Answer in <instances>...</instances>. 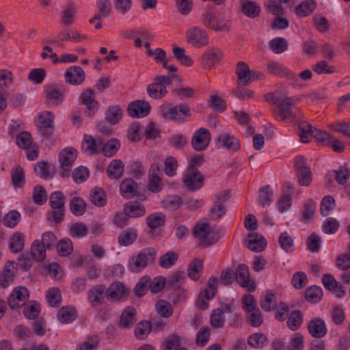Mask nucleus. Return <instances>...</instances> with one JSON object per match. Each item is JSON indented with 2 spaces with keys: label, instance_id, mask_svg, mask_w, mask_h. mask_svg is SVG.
<instances>
[{
  "label": "nucleus",
  "instance_id": "f257e3e1",
  "mask_svg": "<svg viewBox=\"0 0 350 350\" xmlns=\"http://www.w3.org/2000/svg\"><path fill=\"white\" fill-rule=\"evenodd\" d=\"M173 81L181 82L182 79L177 75H159L154 78L153 82L147 87V93L154 99H161L167 93V88Z\"/></svg>",
  "mask_w": 350,
  "mask_h": 350
},
{
  "label": "nucleus",
  "instance_id": "f03ea898",
  "mask_svg": "<svg viewBox=\"0 0 350 350\" xmlns=\"http://www.w3.org/2000/svg\"><path fill=\"white\" fill-rule=\"evenodd\" d=\"M192 234L201 247H208L217 243L220 239L218 231L212 229L206 223H197L192 230Z\"/></svg>",
  "mask_w": 350,
  "mask_h": 350
},
{
  "label": "nucleus",
  "instance_id": "7ed1b4c3",
  "mask_svg": "<svg viewBox=\"0 0 350 350\" xmlns=\"http://www.w3.org/2000/svg\"><path fill=\"white\" fill-rule=\"evenodd\" d=\"M298 98H285L281 100L275 108L273 109L274 118L279 121H284L287 119L299 118L301 111L295 107Z\"/></svg>",
  "mask_w": 350,
  "mask_h": 350
},
{
  "label": "nucleus",
  "instance_id": "20e7f679",
  "mask_svg": "<svg viewBox=\"0 0 350 350\" xmlns=\"http://www.w3.org/2000/svg\"><path fill=\"white\" fill-rule=\"evenodd\" d=\"M51 210L47 212V219L51 222L59 224L64 219L65 196L61 191H55L49 197Z\"/></svg>",
  "mask_w": 350,
  "mask_h": 350
},
{
  "label": "nucleus",
  "instance_id": "39448f33",
  "mask_svg": "<svg viewBox=\"0 0 350 350\" xmlns=\"http://www.w3.org/2000/svg\"><path fill=\"white\" fill-rule=\"evenodd\" d=\"M157 256V252L153 247H146L139 252L136 256H132L129 261V269L132 272H139L148 265H150Z\"/></svg>",
  "mask_w": 350,
  "mask_h": 350
},
{
  "label": "nucleus",
  "instance_id": "423d86ee",
  "mask_svg": "<svg viewBox=\"0 0 350 350\" xmlns=\"http://www.w3.org/2000/svg\"><path fill=\"white\" fill-rule=\"evenodd\" d=\"M160 113L163 118L178 122H183L191 116V110L186 104L173 106L170 104L160 107Z\"/></svg>",
  "mask_w": 350,
  "mask_h": 350
},
{
  "label": "nucleus",
  "instance_id": "0eeeda50",
  "mask_svg": "<svg viewBox=\"0 0 350 350\" xmlns=\"http://www.w3.org/2000/svg\"><path fill=\"white\" fill-rule=\"evenodd\" d=\"M203 25L214 31H224L229 28V21L225 17L208 10L202 14Z\"/></svg>",
  "mask_w": 350,
  "mask_h": 350
},
{
  "label": "nucleus",
  "instance_id": "6e6552de",
  "mask_svg": "<svg viewBox=\"0 0 350 350\" xmlns=\"http://www.w3.org/2000/svg\"><path fill=\"white\" fill-rule=\"evenodd\" d=\"M204 180L203 175L197 167H188L183 176L184 185L190 191H196L201 188Z\"/></svg>",
  "mask_w": 350,
  "mask_h": 350
},
{
  "label": "nucleus",
  "instance_id": "1a4fd4ad",
  "mask_svg": "<svg viewBox=\"0 0 350 350\" xmlns=\"http://www.w3.org/2000/svg\"><path fill=\"white\" fill-rule=\"evenodd\" d=\"M186 41L195 48H202L208 44V36L206 31L198 27H192L186 31Z\"/></svg>",
  "mask_w": 350,
  "mask_h": 350
},
{
  "label": "nucleus",
  "instance_id": "9d476101",
  "mask_svg": "<svg viewBox=\"0 0 350 350\" xmlns=\"http://www.w3.org/2000/svg\"><path fill=\"white\" fill-rule=\"evenodd\" d=\"M77 157V151L72 148H65L59 153V172L63 178H67L70 176L72 164L76 160Z\"/></svg>",
  "mask_w": 350,
  "mask_h": 350
},
{
  "label": "nucleus",
  "instance_id": "9b49d317",
  "mask_svg": "<svg viewBox=\"0 0 350 350\" xmlns=\"http://www.w3.org/2000/svg\"><path fill=\"white\" fill-rule=\"evenodd\" d=\"M215 142L218 148H225L230 152H236L241 147L239 139L234 135L226 132L219 133Z\"/></svg>",
  "mask_w": 350,
  "mask_h": 350
},
{
  "label": "nucleus",
  "instance_id": "f8f14e48",
  "mask_svg": "<svg viewBox=\"0 0 350 350\" xmlns=\"http://www.w3.org/2000/svg\"><path fill=\"white\" fill-rule=\"evenodd\" d=\"M236 279L239 285L249 292L256 289L254 280L250 278L248 267L245 264H241L236 270Z\"/></svg>",
  "mask_w": 350,
  "mask_h": 350
},
{
  "label": "nucleus",
  "instance_id": "ddd939ff",
  "mask_svg": "<svg viewBox=\"0 0 350 350\" xmlns=\"http://www.w3.org/2000/svg\"><path fill=\"white\" fill-rule=\"evenodd\" d=\"M211 141V133L204 128L198 129L193 134L191 145L197 151H203L208 146Z\"/></svg>",
  "mask_w": 350,
  "mask_h": 350
},
{
  "label": "nucleus",
  "instance_id": "4468645a",
  "mask_svg": "<svg viewBox=\"0 0 350 350\" xmlns=\"http://www.w3.org/2000/svg\"><path fill=\"white\" fill-rule=\"evenodd\" d=\"M217 279L216 278L211 277L208 279L206 288L199 296L197 301V305L200 308L204 310L208 308L207 301L214 297L217 291Z\"/></svg>",
  "mask_w": 350,
  "mask_h": 350
},
{
  "label": "nucleus",
  "instance_id": "2eb2a0df",
  "mask_svg": "<svg viewBox=\"0 0 350 350\" xmlns=\"http://www.w3.org/2000/svg\"><path fill=\"white\" fill-rule=\"evenodd\" d=\"M129 292L123 283L115 282L106 289V297L111 301H118L128 296Z\"/></svg>",
  "mask_w": 350,
  "mask_h": 350
},
{
  "label": "nucleus",
  "instance_id": "dca6fc26",
  "mask_svg": "<svg viewBox=\"0 0 350 350\" xmlns=\"http://www.w3.org/2000/svg\"><path fill=\"white\" fill-rule=\"evenodd\" d=\"M150 109L149 102L137 100L129 104L128 113L133 118H144L149 114Z\"/></svg>",
  "mask_w": 350,
  "mask_h": 350
},
{
  "label": "nucleus",
  "instance_id": "f3484780",
  "mask_svg": "<svg viewBox=\"0 0 350 350\" xmlns=\"http://www.w3.org/2000/svg\"><path fill=\"white\" fill-rule=\"evenodd\" d=\"M64 78L66 83L77 85L84 81L85 73L80 66H72L66 69L64 73Z\"/></svg>",
  "mask_w": 350,
  "mask_h": 350
},
{
  "label": "nucleus",
  "instance_id": "a211bd4d",
  "mask_svg": "<svg viewBox=\"0 0 350 350\" xmlns=\"http://www.w3.org/2000/svg\"><path fill=\"white\" fill-rule=\"evenodd\" d=\"M236 74L237 75L238 84H241L243 86L249 85L252 82V77L254 78V73L252 72L249 66L243 62H240L237 64Z\"/></svg>",
  "mask_w": 350,
  "mask_h": 350
},
{
  "label": "nucleus",
  "instance_id": "6ab92c4d",
  "mask_svg": "<svg viewBox=\"0 0 350 350\" xmlns=\"http://www.w3.org/2000/svg\"><path fill=\"white\" fill-rule=\"evenodd\" d=\"M308 330L310 334L316 338L325 336L327 332L326 325L320 318H314L308 323Z\"/></svg>",
  "mask_w": 350,
  "mask_h": 350
},
{
  "label": "nucleus",
  "instance_id": "aec40b11",
  "mask_svg": "<svg viewBox=\"0 0 350 350\" xmlns=\"http://www.w3.org/2000/svg\"><path fill=\"white\" fill-rule=\"evenodd\" d=\"M29 298V291L24 286L16 287L10 294L8 298V304L11 308H15L19 306L20 302H25Z\"/></svg>",
  "mask_w": 350,
  "mask_h": 350
},
{
  "label": "nucleus",
  "instance_id": "412c9836",
  "mask_svg": "<svg viewBox=\"0 0 350 350\" xmlns=\"http://www.w3.org/2000/svg\"><path fill=\"white\" fill-rule=\"evenodd\" d=\"M269 73L280 77H286L288 79L297 81L296 75L287 68L276 62H271L267 66Z\"/></svg>",
  "mask_w": 350,
  "mask_h": 350
},
{
  "label": "nucleus",
  "instance_id": "4be33fe9",
  "mask_svg": "<svg viewBox=\"0 0 350 350\" xmlns=\"http://www.w3.org/2000/svg\"><path fill=\"white\" fill-rule=\"evenodd\" d=\"M54 115L49 111L40 114L38 126L43 135L49 136L53 131Z\"/></svg>",
  "mask_w": 350,
  "mask_h": 350
},
{
  "label": "nucleus",
  "instance_id": "5701e85b",
  "mask_svg": "<svg viewBox=\"0 0 350 350\" xmlns=\"http://www.w3.org/2000/svg\"><path fill=\"white\" fill-rule=\"evenodd\" d=\"M161 167L159 164L154 163L149 170V189L152 192H159L162 189L161 180L160 178Z\"/></svg>",
  "mask_w": 350,
  "mask_h": 350
},
{
  "label": "nucleus",
  "instance_id": "b1692460",
  "mask_svg": "<svg viewBox=\"0 0 350 350\" xmlns=\"http://www.w3.org/2000/svg\"><path fill=\"white\" fill-rule=\"evenodd\" d=\"M165 215L162 213H154L146 218V223L150 228L148 234L150 237L154 235V230L165 225Z\"/></svg>",
  "mask_w": 350,
  "mask_h": 350
},
{
  "label": "nucleus",
  "instance_id": "393cba45",
  "mask_svg": "<svg viewBox=\"0 0 350 350\" xmlns=\"http://www.w3.org/2000/svg\"><path fill=\"white\" fill-rule=\"evenodd\" d=\"M48 105L57 106L62 103L64 96L61 88L57 85L49 86L45 90Z\"/></svg>",
  "mask_w": 350,
  "mask_h": 350
},
{
  "label": "nucleus",
  "instance_id": "a878e982",
  "mask_svg": "<svg viewBox=\"0 0 350 350\" xmlns=\"http://www.w3.org/2000/svg\"><path fill=\"white\" fill-rule=\"evenodd\" d=\"M136 310L132 306L124 309L119 321V326L122 329H129L136 322Z\"/></svg>",
  "mask_w": 350,
  "mask_h": 350
},
{
  "label": "nucleus",
  "instance_id": "bb28decb",
  "mask_svg": "<svg viewBox=\"0 0 350 350\" xmlns=\"http://www.w3.org/2000/svg\"><path fill=\"white\" fill-rule=\"evenodd\" d=\"M106 296V288L101 284H97L92 287L88 292V299L92 306L100 305Z\"/></svg>",
  "mask_w": 350,
  "mask_h": 350
},
{
  "label": "nucleus",
  "instance_id": "cd10ccee",
  "mask_svg": "<svg viewBox=\"0 0 350 350\" xmlns=\"http://www.w3.org/2000/svg\"><path fill=\"white\" fill-rule=\"evenodd\" d=\"M123 211L126 216L133 218L142 217L146 213L145 206L137 201L126 202Z\"/></svg>",
  "mask_w": 350,
  "mask_h": 350
},
{
  "label": "nucleus",
  "instance_id": "c85d7f7f",
  "mask_svg": "<svg viewBox=\"0 0 350 350\" xmlns=\"http://www.w3.org/2000/svg\"><path fill=\"white\" fill-rule=\"evenodd\" d=\"M103 140L100 138H94L91 135H85L82 142V148L90 154L101 150Z\"/></svg>",
  "mask_w": 350,
  "mask_h": 350
},
{
  "label": "nucleus",
  "instance_id": "c756f323",
  "mask_svg": "<svg viewBox=\"0 0 350 350\" xmlns=\"http://www.w3.org/2000/svg\"><path fill=\"white\" fill-rule=\"evenodd\" d=\"M137 190L138 185L132 178L124 179L120 185V193L124 198L130 199L136 196Z\"/></svg>",
  "mask_w": 350,
  "mask_h": 350
},
{
  "label": "nucleus",
  "instance_id": "7c9ffc66",
  "mask_svg": "<svg viewBox=\"0 0 350 350\" xmlns=\"http://www.w3.org/2000/svg\"><path fill=\"white\" fill-rule=\"evenodd\" d=\"M222 56V52L218 49L208 50L202 56V64L204 68L209 69L218 64Z\"/></svg>",
  "mask_w": 350,
  "mask_h": 350
},
{
  "label": "nucleus",
  "instance_id": "2f4dec72",
  "mask_svg": "<svg viewBox=\"0 0 350 350\" xmlns=\"http://www.w3.org/2000/svg\"><path fill=\"white\" fill-rule=\"evenodd\" d=\"M246 242L247 248L256 252H262L267 245L265 239L256 233L248 234Z\"/></svg>",
  "mask_w": 350,
  "mask_h": 350
},
{
  "label": "nucleus",
  "instance_id": "473e14b6",
  "mask_svg": "<svg viewBox=\"0 0 350 350\" xmlns=\"http://www.w3.org/2000/svg\"><path fill=\"white\" fill-rule=\"evenodd\" d=\"M124 170V165L120 159H113L107 167V174L111 179H119Z\"/></svg>",
  "mask_w": 350,
  "mask_h": 350
},
{
  "label": "nucleus",
  "instance_id": "72a5a7b5",
  "mask_svg": "<svg viewBox=\"0 0 350 350\" xmlns=\"http://www.w3.org/2000/svg\"><path fill=\"white\" fill-rule=\"evenodd\" d=\"M137 237V230L134 228H130L119 235L118 238V243L121 246H128L134 243Z\"/></svg>",
  "mask_w": 350,
  "mask_h": 350
},
{
  "label": "nucleus",
  "instance_id": "f704fd0d",
  "mask_svg": "<svg viewBox=\"0 0 350 350\" xmlns=\"http://www.w3.org/2000/svg\"><path fill=\"white\" fill-rule=\"evenodd\" d=\"M268 342L267 335L260 332L252 334L247 338L248 345L254 349L262 348L267 345Z\"/></svg>",
  "mask_w": 350,
  "mask_h": 350
},
{
  "label": "nucleus",
  "instance_id": "c9c22d12",
  "mask_svg": "<svg viewBox=\"0 0 350 350\" xmlns=\"http://www.w3.org/2000/svg\"><path fill=\"white\" fill-rule=\"evenodd\" d=\"M122 109L118 106H110L105 113V120L111 124H117L122 117Z\"/></svg>",
  "mask_w": 350,
  "mask_h": 350
},
{
  "label": "nucleus",
  "instance_id": "e433bc0d",
  "mask_svg": "<svg viewBox=\"0 0 350 350\" xmlns=\"http://www.w3.org/2000/svg\"><path fill=\"white\" fill-rule=\"evenodd\" d=\"M226 322L224 312L220 308L213 310L210 317L211 325L215 329L224 327Z\"/></svg>",
  "mask_w": 350,
  "mask_h": 350
},
{
  "label": "nucleus",
  "instance_id": "4c0bfd02",
  "mask_svg": "<svg viewBox=\"0 0 350 350\" xmlns=\"http://www.w3.org/2000/svg\"><path fill=\"white\" fill-rule=\"evenodd\" d=\"M316 8V3L313 0H307L297 6L295 12L299 17H305L310 15Z\"/></svg>",
  "mask_w": 350,
  "mask_h": 350
},
{
  "label": "nucleus",
  "instance_id": "58836bf2",
  "mask_svg": "<svg viewBox=\"0 0 350 350\" xmlns=\"http://www.w3.org/2000/svg\"><path fill=\"white\" fill-rule=\"evenodd\" d=\"M48 250L43 245L40 240L33 241L31 247V255L37 261H42L46 257V250Z\"/></svg>",
  "mask_w": 350,
  "mask_h": 350
},
{
  "label": "nucleus",
  "instance_id": "ea45409f",
  "mask_svg": "<svg viewBox=\"0 0 350 350\" xmlns=\"http://www.w3.org/2000/svg\"><path fill=\"white\" fill-rule=\"evenodd\" d=\"M76 7L74 3H69L62 12V23L65 26H69L75 22Z\"/></svg>",
  "mask_w": 350,
  "mask_h": 350
},
{
  "label": "nucleus",
  "instance_id": "a19ab883",
  "mask_svg": "<svg viewBox=\"0 0 350 350\" xmlns=\"http://www.w3.org/2000/svg\"><path fill=\"white\" fill-rule=\"evenodd\" d=\"M120 147V142L115 138L111 139L107 143L103 142L101 150L105 157H113Z\"/></svg>",
  "mask_w": 350,
  "mask_h": 350
},
{
  "label": "nucleus",
  "instance_id": "79ce46f5",
  "mask_svg": "<svg viewBox=\"0 0 350 350\" xmlns=\"http://www.w3.org/2000/svg\"><path fill=\"white\" fill-rule=\"evenodd\" d=\"M12 182L14 187H22L25 182V172L23 168L18 165L14 167L11 172Z\"/></svg>",
  "mask_w": 350,
  "mask_h": 350
},
{
  "label": "nucleus",
  "instance_id": "37998d69",
  "mask_svg": "<svg viewBox=\"0 0 350 350\" xmlns=\"http://www.w3.org/2000/svg\"><path fill=\"white\" fill-rule=\"evenodd\" d=\"M278 242L285 252L290 253L294 251V240L287 232H282L280 234Z\"/></svg>",
  "mask_w": 350,
  "mask_h": 350
},
{
  "label": "nucleus",
  "instance_id": "c03bdc74",
  "mask_svg": "<svg viewBox=\"0 0 350 350\" xmlns=\"http://www.w3.org/2000/svg\"><path fill=\"white\" fill-rule=\"evenodd\" d=\"M178 254L175 252H168L160 256L159 264L161 267L167 269L172 267L178 260Z\"/></svg>",
  "mask_w": 350,
  "mask_h": 350
},
{
  "label": "nucleus",
  "instance_id": "a18cd8bd",
  "mask_svg": "<svg viewBox=\"0 0 350 350\" xmlns=\"http://www.w3.org/2000/svg\"><path fill=\"white\" fill-rule=\"evenodd\" d=\"M175 58L183 65L191 66L193 65V60L185 54V50L183 47L174 46L172 49Z\"/></svg>",
  "mask_w": 350,
  "mask_h": 350
},
{
  "label": "nucleus",
  "instance_id": "49530a36",
  "mask_svg": "<svg viewBox=\"0 0 350 350\" xmlns=\"http://www.w3.org/2000/svg\"><path fill=\"white\" fill-rule=\"evenodd\" d=\"M323 296V291L321 288L312 286L308 287L305 292V297L307 301L311 303H317L319 302Z\"/></svg>",
  "mask_w": 350,
  "mask_h": 350
},
{
  "label": "nucleus",
  "instance_id": "de8ad7c7",
  "mask_svg": "<svg viewBox=\"0 0 350 350\" xmlns=\"http://www.w3.org/2000/svg\"><path fill=\"white\" fill-rule=\"evenodd\" d=\"M24 244V236L21 233L16 232L10 238V248L12 252H20L23 249Z\"/></svg>",
  "mask_w": 350,
  "mask_h": 350
},
{
  "label": "nucleus",
  "instance_id": "09e8293b",
  "mask_svg": "<svg viewBox=\"0 0 350 350\" xmlns=\"http://www.w3.org/2000/svg\"><path fill=\"white\" fill-rule=\"evenodd\" d=\"M316 210V204L314 201L310 200H308L301 211V221L304 223H307L310 219H312L314 212Z\"/></svg>",
  "mask_w": 350,
  "mask_h": 350
},
{
  "label": "nucleus",
  "instance_id": "8fccbe9b",
  "mask_svg": "<svg viewBox=\"0 0 350 350\" xmlns=\"http://www.w3.org/2000/svg\"><path fill=\"white\" fill-rule=\"evenodd\" d=\"M241 10L247 16L255 18L259 15L260 8L256 3L251 1L241 5Z\"/></svg>",
  "mask_w": 350,
  "mask_h": 350
},
{
  "label": "nucleus",
  "instance_id": "3c124183",
  "mask_svg": "<svg viewBox=\"0 0 350 350\" xmlns=\"http://www.w3.org/2000/svg\"><path fill=\"white\" fill-rule=\"evenodd\" d=\"M88 228L82 223H75L69 228V234L72 238H83L88 234Z\"/></svg>",
  "mask_w": 350,
  "mask_h": 350
},
{
  "label": "nucleus",
  "instance_id": "603ef678",
  "mask_svg": "<svg viewBox=\"0 0 350 350\" xmlns=\"http://www.w3.org/2000/svg\"><path fill=\"white\" fill-rule=\"evenodd\" d=\"M303 321V315L299 310H293L287 321L288 327L292 330L297 329Z\"/></svg>",
  "mask_w": 350,
  "mask_h": 350
},
{
  "label": "nucleus",
  "instance_id": "864d4df0",
  "mask_svg": "<svg viewBox=\"0 0 350 350\" xmlns=\"http://www.w3.org/2000/svg\"><path fill=\"white\" fill-rule=\"evenodd\" d=\"M202 261L200 259H194L188 268V275L193 280H197L202 271Z\"/></svg>",
  "mask_w": 350,
  "mask_h": 350
},
{
  "label": "nucleus",
  "instance_id": "5fc2aeb1",
  "mask_svg": "<svg viewBox=\"0 0 350 350\" xmlns=\"http://www.w3.org/2000/svg\"><path fill=\"white\" fill-rule=\"evenodd\" d=\"M90 200L96 206H103L106 204V195L101 188L96 187L92 190Z\"/></svg>",
  "mask_w": 350,
  "mask_h": 350
},
{
  "label": "nucleus",
  "instance_id": "6e6d98bb",
  "mask_svg": "<svg viewBox=\"0 0 350 350\" xmlns=\"http://www.w3.org/2000/svg\"><path fill=\"white\" fill-rule=\"evenodd\" d=\"M270 49L275 53H282L287 49L288 43L283 38H275L269 43Z\"/></svg>",
  "mask_w": 350,
  "mask_h": 350
},
{
  "label": "nucleus",
  "instance_id": "4d7b16f0",
  "mask_svg": "<svg viewBox=\"0 0 350 350\" xmlns=\"http://www.w3.org/2000/svg\"><path fill=\"white\" fill-rule=\"evenodd\" d=\"M58 320L62 323H68L72 321L75 318V311L70 307H62L57 313Z\"/></svg>",
  "mask_w": 350,
  "mask_h": 350
},
{
  "label": "nucleus",
  "instance_id": "13d9d810",
  "mask_svg": "<svg viewBox=\"0 0 350 350\" xmlns=\"http://www.w3.org/2000/svg\"><path fill=\"white\" fill-rule=\"evenodd\" d=\"M157 312L163 317L168 318L172 315L173 308L172 305L165 300H159L156 305Z\"/></svg>",
  "mask_w": 350,
  "mask_h": 350
},
{
  "label": "nucleus",
  "instance_id": "bf43d9fd",
  "mask_svg": "<svg viewBox=\"0 0 350 350\" xmlns=\"http://www.w3.org/2000/svg\"><path fill=\"white\" fill-rule=\"evenodd\" d=\"M71 212L75 215H81L85 211V201L81 198L75 197L72 198L70 203Z\"/></svg>",
  "mask_w": 350,
  "mask_h": 350
},
{
  "label": "nucleus",
  "instance_id": "052dcab7",
  "mask_svg": "<svg viewBox=\"0 0 350 350\" xmlns=\"http://www.w3.org/2000/svg\"><path fill=\"white\" fill-rule=\"evenodd\" d=\"M335 206V201L332 196H326L321 203L320 212L322 216L326 217L329 214L330 211Z\"/></svg>",
  "mask_w": 350,
  "mask_h": 350
},
{
  "label": "nucleus",
  "instance_id": "680f3d73",
  "mask_svg": "<svg viewBox=\"0 0 350 350\" xmlns=\"http://www.w3.org/2000/svg\"><path fill=\"white\" fill-rule=\"evenodd\" d=\"M62 296L57 288H49L46 293V299L51 306L57 307L60 304Z\"/></svg>",
  "mask_w": 350,
  "mask_h": 350
},
{
  "label": "nucleus",
  "instance_id": "e2e57ef3",
  "mask_svg": "<svg viewBox=\"0 0 350 350\" xmlns=\"http://www.w3.org/2000/svg\"><path fill=\"white\" fill-rule=\"evenodd\" d=\"M99 342L100 340L98 336H89L86 341L77 346V350H94L97 349Z\"/></svg>",
  "mask_w": 350,
  "mask_h": 350
},
{
  "label": "nucleus",
  "instance_id": "0e129e2a",
  "mask_svg": "<svg viewBox=\"0 0 350 350\" xmlns=\"http://www.w3.org/2000/svg\"><path fill=\"white\" fill-rule=\"evenodd\" d=\"M261 308L265 311H270L276 306V298L271 292H267L260 301Z\"/></svg>",
  "mask_w": 350,
  "mask_h": 350
},
{
  "label": "nucleus",
  "instance_id": "69168bd1",
  "mask_svg": "<svg viewBox=\"0 0 350 350\" xmlns=\"http://www.w3.org/2000/svg\"><path fill=\"white\" fill-rule=\"evenodd\" d=\"M273 197V191L269 185L262 187L260 189L259 202L263 207L269 205Z\"/></svg>",
  "mask_w": 350,
  "mask_h": 350
},
{
  "label": "nucleus",
  "instance_id": "338daca9",
  "mask_svg": "<svg viewBox=\"0 0 350 350\" xmlns=\"http://www.w3.org/2000/svg\"><path fill=\"white\" fill-rule=\"evenodd\" d=\"M21 220V214L16 211H11L7 213L3 219V224L9 228L15 227Z\"/></svg>",
  "mask_w": 350,
  "mask_h": 350
},
{
  "label": "nucleus",
  "instance_id": "774afa93",
  "mask_svg": "<svg viewBox=\"0 0 350 350\" xmlns=\"http://www.w3.org/2000/svg\"><path fill=\"white\" fill-rule=\"evenodd\" d=\"M307 281L306 274L303 271H297L293 275L291 284L294 288L301 289L306 285Z\"/></svg>",
  "mask_w": 350,
  "mask_h": 350
}]
</instances>
